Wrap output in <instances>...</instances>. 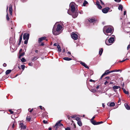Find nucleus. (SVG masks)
Wrapping results in <instances>:
<instances>
[{
  "mask_svg": "<svg viewBox=\"0 0 130 130\" xmlns=\"http://www.w3.org/2000/svg\"><path fill=\"white\" fill-rule=\"evenodd\" d=\"M75 3H71L70 5V7L71 9V12H70L68 10V13L70 15H72V17L74 18H76L78 16V13L77 12L75 11V8L74 5Z\"/></svg>",
  "mask_w": 130,
  "mask_h": 130,
  "instance_id": "obj_1",
  "label": "nucleus"
},
{
  "mask_svg": "<svg viewBox=\"0 0 130 130\" xmlns=\"http://www.w3.org/2000/svg\"><path fill=\"white\" fill-rule=\"evenodd\" d=\"M62 26L60 24H58L57 27L55 24L54 26L53 29V34L55 35H57L60 33V31L62 29Z\"/></svg>",
  "mask_w": 130,
  "mask_h": 130,
  "instance_id": "obj_2",
  "label": "nucleus"
},
{
  "mask_svg": "<svg viewBox=\"0 0 130 130\" xmlns=\"http://www.w3.org/2000/svg\"><path fill=\"white\" fill-rule=\"evenodd\" d=\"M104 33L107 35H109L107 34L110 33V35L113 32L112 27L108 26H105L104 27L103 29Z\"/></svg>",
  "mask_w": 130,
  "mask_h": 130,
  "instance_id": "obj_3",
  "label": "nucleus"
},
{
  "mask_svg": "<svg viewBox=\"0 0 130 130\" xmlns=\"http://www.w3.org/2000/svg\"><path fill=\"white\" fill-rule=\"evenodd\" d=\"M115 37L113 35H112V36L109 39H108V38H107L105 41L106 44L108 45H111L115 42Z\"/></svg>",
  "mask_w": 130,
  "mask_h": 130,
  "instance_id": "obj_4",
  "label": "nucleus"
},
{
  "mask_svg": "<svg viewBox=\"0 0 130 130\" xmlns=\"http://www.w3.org/2000/svg\"><path fill=\"white\" fill-rule=\"evenodd\" d=\"M29 36V34L28 33H25L23 35V39L25 40L24 43L25 44H27Z\"/></svg>",
  "mask_w": 130,
  "mask_h": 130,
  "instance_id": "obj_5",
  "label": "nucleus"
},
{
  "mask_svg": "<svg viewBox=\"0 0 130 130\" xmlns=\"http://www.w3.org/2000/svg\"><path fill=\"white\" fill-rule=\"evenodd\" d=\"M71 38L74 40H77L78 39L77 35L74 32H72L71 34Z\"/></svg>",
  "mask_w": 130,
  "mask_h": 130,
  "instance_id": "obj_6",
  "label": "nucleus"
},
{
  "mask_svg": "<svg viewBox=\"0 0 130 130\" xmlns=\"http://www.w3.org/2000/svg\"><path fill=\"white\" fill-rule=\"evenodd\" d=\"M61 121V120H60L57 122L54 127H58L59 126H63V124L60 123Z\"/></svg>",
  "mask_w": 130,
  "mask_h": 130,
  "instance_id": "obj_7",
  "label": "nucleus"
},
{
  "mask_svg": "<svg viewBox=\"0 0 130 130\" xmlns=\"http://www.w3.org/2000/svg\"><path fill=\"white\" fill-rule=\"evenodd\" d=\"M109 9V8L107 7L102 9V11L103 13H106L108 12Z\"/></svg>",
  "mask_w": 130,
  "mask_h": 130,
  "instance_id": "obj_8",
  "label": "nucleus"
},
{
  "mask_svg": "<svg viewBox=\"0 0 130 130\" xmlns=\"http://www.w3.org/2000/svg\"><path fill=\"white\" fill-rule=\"evenodd\" d=\"M112 88L115 92L117 91V89H119V90H120V87L118 86H114L112 87Z\"/></svg>",
  "mask_w": 130,
  "mask_h": 130,
  "instance_id": "obj_9",
  "label": "nucleus"
},
{
  "mask_svg": "<svg viewBox=\"0 0 130 130\" xmlns=\"http://www.w3.org/2000/svg\"><path fill=\"white\" fill-rule=\"evenodd\" d=\"M9 10L10 14L11 15H12V6L11 4H10L9 6Z\"/></svg>",
  "mask_w": 130,
  "mask_h": 130,
  "instance_id": "obj_10",
  "label": "nucleus"
},
{
  "mask_svg": "<svg viewBox=\"0 0 130 130\" xmlns=\"http://www.w3.org/2000/svg\"><path fill=\"white\" fill-rule=\"evenodd\" d=\"M20 127L21 129H25L26 128V126L25 125H24L22 123H20Z\"/></svg>",
  "mask_w": 130,
  "mask_h": 130,
  "instance_id": "obj_11",
  "label": "nucleus"
},
{
  "mask_svg": "<svg viewBox=\"0 0 130 130\" xmlns=\"http://www.w3.org/2000/svg\"><path fill=\"white\" fill-rule=\"evenodd\" d=\"M80 63L81 64H82L83 66L85 67V68L88 69L89 68L86 65V64L84 62L80 61Z\"/></svg>",
  "mask_w": 130,
  "mask_h": 130,
  "instance_id": "obj_12",
  "label": "nucleus"
},
{
  "mask_svg": "<svg viewBox=\"0 0 130 130\" xmlns=\"http://www.w3.org/2000/svg\"><path fill=\"white\" fill-rule=\"evenodd\" d=\"M46 38V37H42L41 38H39L38 40V42H40L42 40H45Z\"/></svg>",
  "mask_w": 130,
  "mask_h": 130,
  "instance_id": "obj_13",
  "label": "nucleus"
},
{
  "mask_svg": "<svg viewBox=\"0 0 130 130\" xmlns=\"http://www.w3.org/2000/svg\"><path fill=\"white\" fill-rule=\"evenodd\" d=\"M124 105L127 109L128 110L130 109V106H129L127 104L125 103L124 104Z\"/></svg>",
  "mask_w": 130,
  "mask_h": 130,
  "instance_id": "obj_14",
  "label": "nucleus"
},
{
  "mask_svg": "<svg viewBox=\"0 0 130 130\" xmlns=\"http://www.w3.org/2000/svg\"><path fill=\"white\" fill-rule=\"evenodd\" d=\"M96 20L94 19H91L89 20V21L91 23L95 22Z\"/></svg>",
  "mask_w": 130,
  "mask_h": 130,
  "instance_id": "obj_15",
  "label": "nucleus"
},
{
  "mask_svg": "<svg viewBox=\"0 0 130 130\" xmlns=\"http://www.w3.org/2000/svg\"><path fill=\"white\" fill-rule=\"evenodd\" d=\"M14 40V39L12 37H10L9 39V43L10 44H13V41Z\"/></svg>",
  "mask_w": 130,
  "mask_h": 130,
  "instance_id": "obj_16",
  "label": "nucleus"
},
{
  "mask_svg": "<svg viewBox=\"0 0 130 130\" xmlns=\"http://www.w3.org/2000/svg\"><path fill=\"white\" fill-rule=\"evenodd\" d=\"M109 102L107 104V105L108 106H109L111 107V106H114L115 105V104L114 102H111L110 103H109V105H108L109 104Z\"/></svg>",
  "mask_w": 130,
  "mask_h": 130,
  "instance_id": "obj_17",
  "label": "nucleus"
},
{
  "mask_svg": "<svg viewBox=\"0 0 130 130\" xmlns=\"http://www.w3.org/2000/svg\"><path fill=\"white\" fill-rule=\"evenodd\" d=\"M110 71L109 70H107L105 71V72L103 74L104 75H108V74L110 73Z\"/></svg>",
  "mask_w": 130,
  "mask_h": 130,
  "instance_id": "obj_18",
  "label": "nucleus"
},
{
  "mask_svg": "<svg viewBox=\"0 0 130 130\" xmlns=\"http://www.w3.org/2000/svg\"><path fill=\"white\" fill-rule=\"evenodd\" d=\"M123 8V7L122 6L121 4L120 5L118 8V9L122 11Z\"/></svg>",
  "mask_w": 130,
  "mask_h": 130,
  "instance_id": "obj_19",
  "label": "nucleus"
},
{
  "mask_svg": "<svg viewBox=\"0 0 130 130\" xmlns=\"http://www.w3.org/2000/svg\"><path fill=\"white\" fill-rule=\"evenodd\" d=\"M38 58L37 56L34 57L33 58H32V61H34L37 59Z\"/></svg>",
  "mask_w": 130,
  "mask_h": 130,
  "instance_id": "obj_20",
  "label": "nucleus"
},
{
  "mask_svg": "<svg viewBox=\"0 0 130 130\" xmlns=\"http://www.w3.org/2000/svg\"><path fill=\"white\" fill-rule=\"evenodd\" d=\"M63 59L66 60L70 61L72 60V59L69 57H64Z\"/></svg>",
  "mask_w": 130,
  "mask_h": 130,
  "instance_id": "obj_21",
  "label": "nucleus"
},
{
  "mask_svg": "<svg viewBox=\"0 0 130 130\" xmlns=\"http://www.w3.org/2000/svg\"><path fill=\"white\" fill-rule=\"evenodd\" d=\"M11 70H7L5 72L6 75H7L10 73L11 72Z\"/></svg>",
  "mask_w": 130,
  "mask_h": 130,
  "instance_id": "obj_22",
  "label": "nucleus"
},
{
  "mask_svg": "<svg viewBox=\"0 0 130 130\" xmlns=\"http://www.w3.org/2000/svg\"><path fill=\"white\" fill-rule=\"evenodd\" d=\"M122 89L124 93H125V94H128L129 93H128V91H126L123 88H122Z\"/></svg>",
  "mask_w": 130,
  "mask_h": 130,
  "instance_id": "obj_23",
  "label": "nucleus"
},
{
  "mask_svg": "<svg viewBox=\"0 0 130 130\" xmlns=\"http://www.w3.org/2000/svg\"><path fill=\"white\" fill-rule=\"evenodd\" d=\"M77 124L80 126H81L82 125V123L81 120L77 121Z\"/></svg>",
  "mask_w": 130,
  "mask_h": 130,
  "instance_id": "obj_24",
  "label": "nucleus"
},
{
  "mask_svg": "<svg viewBox=\"0 0 130 130\" xmlns=\"http://www.w3.org/2000/svg\"><path fill=\"white\" fill-rule=\"evenodd\" d=\"M25 55V53L24 52H23L22 53L20 54L19 56V58H20L22 56H24Z\"/></svg>",
  "mask_w": 130,
  "mask_h": 130,
  "instance_id": "obj_25",
  "label": "nucleus"
},
{
  "mask_svg": "<svg viewBox=\"0 0 130 130\" xmlns=\"http://www.w3.org/2000/svg\"><path fill=\"white\" fill-rule=\"evenodd\" d=\"M91 122L92 124L94 125H96V122L93 120L91 121Z\"/></svg>",
  "mask_w": 130,
  "mask_h": 130,
  "instance_id": "obj_26",
  "label": "nucleus"
},
{
  "mask_svg": "<svg viewBox=\"0 0 130 130\" xmlns=\"http://www.w3.org/2000/svg\"><path fill=\"white\" fill-rule=\"evenodd\" d=\"M103 51V50L102 48L99 51V54L100 55H102V52Z\"/></svg>",
  "mask_w": 130,
  "mask_h": 130,
  "instance_id": "obj_27",
  "label": "nucleus"
},
{
  "mask_svg": "<svg viewBox=\"0 0 130 130\" xmlns=\"http://www.w3.org/2000/svg\"><path fill=\"white\" fill-rule=\"evenodd\" d=\"M90 91L91 92L93 93H95L96 91V90L94 89H91Z\"/></svg>",
  "mask_w": 130,
  "mask_h": 130,
  "instance_id": "obj_28",
  "label": "nucleus"
},
{
  "mask_svg": "<svg viewBox=\"0 0 130 130\" xmlns=\"http://www.w3.org/2000/svg\"><path fill=\"white\" fill-rule=\"evenodd\" d=\"M88 3V2L86 1H85L83 3V6H85L86 4Z\"/></svg>",
  "mask_w": 130,
  "mask_h": 130,
  "instance_id": "obj_29",
  "label": "nucleus"
},
{
  "mask_svg": "<svg viewBox=\"0 0 130 130\" xmlns=\"http://www.w3.org/2000/svg\"><path fill=\"white\" fill-rule=\"evenodd\" d=\"M21 61L22 62H25L26 61V60L24 58H22L21 59Z\"/></svg>",
  "mask_w": 130,
  "mask_h": 130,
  "instance_id": "obj_30",
  "label": "nucleus"
},
{
  "mask_svg": "<svg viewBox=\"0 0 130 130\" xmlns=\"http://www.w3.org/2000/svg\"><path fill=\"white\" fill-rule=\"evenodd\" d=\"M6 19L7 21H9V20L10 18L8 16V12L7 13V14L6 15Z\"/></svg>",
  "mask_w": 130,
  "mask_h": 130,
  "instance_id": "obj_31",
  "label": "nucleus"
},
{
  "mask_svg": "<svg viewBox=\"0 0 130 130\" xmlns=\"http://www.w3.org/2000/svg\"><path fill=\"white\" fill-rule=\"evenodd\" d=\"M21 66V68H22V69L23 70H24L25 69V65L23 64V65H22Z\"/></svg>",
  "mask_w": 130,
  "mask_h": 130,
  "instance_id": "obj_32",
  "label": "nucleus"
},
{
  "mask_svg": "<svg viewBox=\"0 0 130 130\" xmlns=\"http://www.w3.org/2000/svg\"><path fill=\"white\" fill-rule=\"evenodd\" d=\"M75 119L78 121L81 120L80 118L79 117H76Z\"/></svg>",
  "mask_w": 130,
  "mask_h": 130,
  "instance_id": "obj_33",
  "label": "nucleus"
},
{
  "mask_svg": "<svg viewBox=\"0 0 130 130\" xmlns=\"http://www.w3.org/2000/svg\"><path fill=\"white\" fill-rule=\"evenodd\" d=\"M103 123V122L101 121L100 122H96V125L99 124H100L102 123Z\"/></svg>",
  "mask_w": 130,
  "mask_h": 130,
  "instance_id": "obj_34",
  "label": "nucleus"
},
{
  "mask_svg": "<svg viewBox=\"0 0 130 130\" xmlns=\"http://www.w3.org/2000/svg\"><path fill=\"white\" fill-rule=\"evenodd\" d=\"M43 122L45 124H46L48 122L47 121L44 120L43 121Z\"/></svg>",
  "mask_w": 130,
  "mask_h": 130,
  "instance_id": "obj_35",
  "label": "nucleus"
},
{
  "mask_svg": "<svg viewBox=\"0 0 130 130\" xmlns=\"http://www.w3.org/2000/svg\"><path fill=\"white\" fill-rule=\"evenodd\" d=\"M76 116H77L76 115H72V116H71V117L72 118H75L76 117Z\"/></svg>",
  "mask_w": 130,
  "mask_h": 130,
  "instance_id": "obj_36",
  "label": "nucleus"
},
{
  "mask_svg": "<svg viewBox=\"0 0 130 130\" xmlns=\"http://www.w3.org/2000/svg\"><path fill=\"white\" fill-rule=\"evenodd\" d=\"M28 65L30 66H33V63L31 62H30L29 63Z\"/></svg>",
  "mask_w": 130,
  "mask_h": 130,
  "instance_id": "obj_37",
  "label": "nucleus"
},
{
  "mask_svg": "<svg viewBox=\"0 0 130 130\" xmlns=\"http://www.w3.org/2000/svg\"><path fill=\"white\" fill-rule=\"evenodd\" d=\"M98 8L99 9H101L102 8V7L100 5H98Z\"/></svg>",
  "mask_w": 130,
  "mask_h": 130,
  "instance_id": "obj_38",
  "label": "nucleus"
},
{
  "mask_svg": "<svg viewBox=\"0 0 130 130\" xmlns=\"http://www.w3.org/2000/svg\"><path fill=\"white\" fill-rule=\"evenodd\" d=\"M65 130H71L70 128L69 127H67L65 128Z\"/></svg>",
  "mask_w": 130,
  "mask_h": 130,
  "instance_id": "obj_39",
  "label": "nucleus"
},
{
  "mask_svg": "<svg viewBox=\"0 0 130 130\" xmlns=\"http://www.w3.org/2000/svg\"><path fill=\"white\" fill-rule=\"evenodd\" d=\"M96 4L98 6V5H100L99 2L98 1H97L96 2Z\"/></svg>",
  "mask_w": 130,
  "mask_h": 130,
  "instance_id": "obj_40",
  "label": "nucleus"
},
{
  "mask_svg": "<svg viewBox=\"0 0 130 130\" xmlns=\"http://www.w3.org/2000/svg\"><path fill=\"white\" fill-rule=\"evenodd\" d=\"M127 59L126 58V59H123V60H122V61H120L119 62H123L125 61Z\"/></svg>",
  "mask_w": 130,
  "mask_h": 130,
  "instance_id": "obj_41",
  "label": "nucleus"
},
{
  "mask_svg": "<svg viewBox=\"0 0 130 130\" xmlns=\"http://www.w3.org/2000/svg\"><path fill=\"white\" fill-rule=\"evenodd\" d=\"M130 48V44L128 45V46H127V50H128Z\"/></svg>",
  "mask_w": 130,
  "mask_h": 130,
  "instance_id": "obj_42",
  "label": "nucleus"
},
{
  "mask_svg": "<svg viewBox=\"0 0 130 130\" xmlns=\"http://www.w3.org/2000/svg\"><path fill=\"white\" fill-rule=\"evenodd\" d=\"M9 112H10L11 114H12L13 113V111H12L10 109L9 110Z\"/></svg>",
  "mask_w": 130,
  "mask_h": 130,
  "instance_id": "obj_43",
  "label": "nucleus"
},
{
  "mask_svg": "<svg viewBox=\"0 0 130 130\" xmlns=\"http://www.w3.org/2000/svg\"><path fill=\"white\" fill-rule=\"evenodd\" d=\"M96 116V115H95L94 116H93L92 118L91 119V121L93 120L95 118V116Z\"/></svg>",
  "mask_w": 130,
  "mask_h": 130,
  "instance_id": "obj_44",
  "label": "nucleus"
},
{
  "mask_svg": "<svg viewBox=\"0 0 130 130\" xmlns=\"http://www.w3.org/2000/svg\"><path fill=\"white\" fill-rule=\"evenodd\" d=\"M115 72H118L119 71H121H121L120 70H115Z\"/></svg>",
  "mask_w": 130,
  "mask_h": 130,
  "instance_id": "obj_45",
  "label": "nucleus"
},
{
  "mask_svg": "<svg viewBox=\"0 0 130 130\" xmlns=\"http://www.w3.org/2000/svg\"><path fill=\"white\" fill-rule=\"evenodd\" d=\"M114 1L117 2H119L121 1V0H114Z\"/></svg>",
  "mask_w": 130,
  "mask_h": 130,
  "instance_id": "obj_46",
  "label": "nucleus"
},
{
  "mask_svg": "<svg viewBox=\"0 0 130 130\" xmlns=\"http://www.w3.org/2000/svg\"><path fill=\"white\" fill-rule=\"evenodd\" d=\"M22 37L21 36H20L19 41H22Z\"/></svg>",
  "mask_w": 130,
  "mask_h": 130,
  "instance_id": "obj_47",
  "label": "nucleus"
},
{
  "mask_svg": "<svg viewBox=\"0 0 130 130\" xmlns=\"http://www.w3.org/2000/svg\"><path fill=\"white\" fill-rule=\"evenodd\" d=\"M3 66L4 67H6L7 66V64L6 63H4L3 64Z\"/></svg>",
  "mask_w": 130,
  "mask_h": 130,
  "instance_id": "obj_48",
  "label": "nucleus"
},
{
  "mask_svg": "<svg viewBox=\"0 0 130 130\" xmlns=\"http://www.w3.org/2000/svg\"><path fill=\"white\" fill-rule=\"evenodd\" d=\"M26 120H28V121H30V118H26Z\"/></svg>",
  "mask_w": 130,
  "mask_h": 130,
  "instance_id": "obj_49",
  "label": "nucleus"
},
{
  "mask_svg": "<svg viewBox=\"0 0 130 130\" xmlns=\"http://www.w3.org/2000/svg\"><path fill=\"white\" fill-rule=\"evenodd\" d=\"M28 28H30L31 27V24H29L28 25Z\"/></svg>",
  "mask_w": 130,
  "mask_h": 130,
  "instance_id": "obj_50",
  "label": "nucleus"
},
{
  "mask_svg": "<svg viewBox=\"0 0 130 130\" xmlns=\"http://www.w3.org/2000/svg\"><path fill=\"white\" fill-rule=\"evenodd\" d=\"M104 76V75L103 74L101 76V77H100V79H101Z\"/></svg>",
  "mask_w": 130,
  "mask_h": 130,
  "instance_id": "obj_51",
  "label": "nucleus"
},
{
  "mask_svg": "<svg viewBox=\"0 0 130 130\" xmlns=\"http://www.w3.org/2000/svg\"><path fill=\"white\" fill-rule=\"evenodd\" d=\"M79 13L80 14H83V12L82 11H80L79 12Z\"/></svg>",
  "mask_w": 130,
  "mask_h": 130,
  "instance_id": "obj_52",
  "label": "nucleus"
},
{
  "mask_svg": "<svg viewBox=\"0 0 130 130\" xmlns=\"http://www.w3.org/2000/svg\"><path fill=\"white\" fill-rule=\"evenodd\" d=\"M100 1L101 3V4L102 5L104 4V3L101 0H100Z\"/></svg>",
  "mask_w": 130,
  "mask_h": 130,
  "instance_id": "obj_53",
  "label": "nucleus"
},
{
  "mask_svg": "<svg viewBox=\"0 0 130 130\" xmlns=\"http://www.w3.org/2000/svg\"><path fill=\"white\" fill-rule=\"evenodd\" d=\"M110 78V77L109 76H107L105 77V78H107V79H109Z\"/></svg>",
  "mask_w": 130,
  "mask_h": 130,
  "instance_id": "obj_54",
  "label": "nucleus"
},
{
  "mask_svg": "<svg viewBox=\"0 0 130 130\" xmlns=\"http://www.w3.org/2000/svg\"><path fill=\"white\" fill-rule=\"evenodd\" d=\"M108 83V82L107 81H106L105 82V83H104V84H105V85H106V84H107V83Z\"/></svg>",
  "mask_w": 130,
  "mask_h": 130,
  "instance_id": "obj_55",
  "label": "nucleus"
},
{
  "mask_svg": "<svg viewBox=\"0 0 130 130\" xmlns=\"http://www.w3.org/2000/svg\"><path fill=\"white\" fill-rule=\"evenodd\" d=\"M8 5H7V8H6V11H7V10H8Z\"/></svg>",
  "mask_w": 130,
  "mask_h": 130,
  "instance_id": "obj_56",
  "label": "nucleus"
},
{
  "mask_svg": "<svg viewBox=\"0 0 130 130\" xmlns=\"http://www.w3.org/2000/svg\"><path fill=\"white\" fill-rule=\"evenodd\" d=\"M21 41H19V43H18V45H20V44H21Z\"/></svg>",
  "mask_w": 130,
  "mask_h": 130,
  "instance_id": "obj_57",
  "label": "nucleus"
},
{
  "mask_svg": "<svg viewBox=\"0 0 130 130\" xmlns=\"http://www.w3.org/2000/svg\"><path fill=\"white\" fill-rule=\"evenodd\" d=\"M14 123L12 125V128H14Z\"/></svg>",
  "mask_w": 130,
  "mask_h": 130,
  "instance_id": "obj_58",
  "label": "nucleus"
},
{
  "mask_svg": "<svg viewBox=\"0 0 130 130\" xmlns=\"http://www.w3.org/2000/svg\"><path fill=\"white\" fill-rule=\"evenodd\" d=\"M58 50L60 52H61V49L60 48V47L58 48Z\"/></svg>",
  "mask_w": 130,
  "mask_h": 130,
  "instance_id": "obj_59",
  "label": "nucleus"
},
{
  "mask_svg": "<svg viewBox=\"0 0 130 130\" xmlns=\"http://www.w3.org/2000/svg\"><path fill=\"white\" fill-rule=\"evenodd\" d=\"M115 72V70L111 71H110V73H112V72Z\"/></svg>",
  "mask_w": 130,
  "mask_h": 130,
  "instance_id": "obj_60",
  "label": "nucleus"
},
{
  "mask_svg": "<svg viewBox=\"0 0 130 130\" xmlns=\"http://www.w3.org/2000/svg\"><path fill=\"white\" fill-rule=\"evenodd\" d=\"M57 47L58 49L59 48H60V46H59V45H57Z\"/></svg>",
  "mask_w": 130,
  "mask_h": 130,
  "instance_id": "obj_61",
  "label": "nucleus"
},
{
  "mask_svg": "<svg viewBox=\"0 0 130 130\" xmlns=\"http://www.w3.org/2000/svg\"><path fill=\"white\" fill-rule=\"evenodd\" d=\"M126 11H125L124 12V15H125L126 14Z\"/></svg>",
  "mask_w": 130,
  "mask_h": 130,
  "instance_id": "obj_62",
  "label": "nucleus"
},
{
  "mask_svg": "<svg viewBox=\"0 0 130 130\" xmlns=\"http://www.w3.org/2000/svg\"><path fill=\"white\" fill-rule=\"evenodd\" d=\"M100 86L99 85H98L96 87V88L97 89H98L99 88Z\"/></svg>",
  "mask_w": 130,
  "mask_h": 130,
  "instance_id": "obj_63",
  "label": "nucleus"
},
{
  "mask_svg": "<svg viewBox=\"0 0 130 130\" xmlns=\"http://www.w3.org/2000/svg\"><path fill=\"white\" fill-rule=\"evenodd\" d=\"M102 106L103 108H104L105 107V105L104 103L102 104Z\"/></svg>",
  "mask_w": 130,
  "mask_h": 130,
  "instance_id": "obj_64",
  "label": "nucleus"
}]
</instances>
